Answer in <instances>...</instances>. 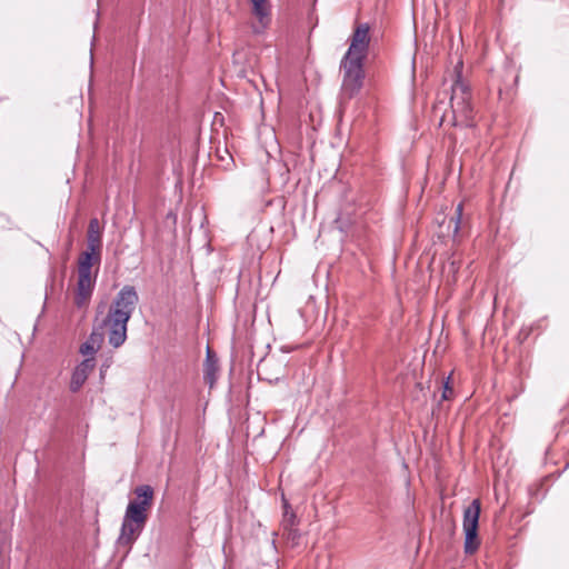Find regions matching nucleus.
Returning a JSON list of instances; mask_svg holds the SVG:
<instances>
[{
    "label": "nucleus",
    "instance_id": "f257e3e1",
    "mask_svg": "<svg viewBox=\"0 0 569 569\" xmlns=\"http://www.w3.org/2000/svg\"><path fill=\"white\" fill-rule=\"evenodd\" d=\"M139 302V296L133 286H124L109 307L100 328L106 329L108 341L113 348L121 347L127 340V326Z\"/></svg>",
    "mask_w": 569,
    "mask_h": 569
},
{
    "label": "nucleus",
    "instance_id": "f03ea898",
    "mask_svg": "<svg viewBox=\"0 0 569 569\" xmlns=\"http://www.w3.org/2000/svg\"><path fill=\"white\" fill-rule=\"evenodd\" d=\"M136 499L131 500L122 519L118 545L131 546L142 532L147 520L148 511L152 507L154 491L149 485H141L134 488Z\"/></svg>",
    "mask_w": 569,
    "mask_h": 569
},
{
    "label": "nucleus",
    "instance_id": "7ed1b4c3",
    "mask_svg": "<svg viewBox=\"0 0 569 569\" xmlns=\"http://www.w3.org/2000/svg\"><path fill=\"white\" fill-rule=\"evenodd\" d=\"M455 80L451 86L450 110L441 117V123H449L456 128H473L475 110L472 91L468 81L462 78V61L455 67Z\"/></svg>",
    "mask_w": 569,
    "mask_h": 569
},
{
    "label": "nucleus",
    "instance_id": "20e7f679",
    "mask_svg": "<svg viewBox=\"0 0 569 569\" xmlns=\"http://www.w3.org/2000/svg\"><path fill=\"white\" fill-rule=\"evenodd\" d=\"M101 262V250L88 249L80 253L78 258V283L74 296V303L78 308L86 307L92 296L96 284V273L92 268L99 267Z\"/></svg>",
    "mask_w": 569,
    "mask_h": 569
},
{
    "label": "nucleus",
    "instance_id": "39448f33",
    "mask_svg": "<svg viewBox=\"0 0 569 569\" xmlns=\"http://www.w3.org/2000/svg\"><path fill=\"white\" fill-rule=\"evenodd\" d=\"M343 79L341 86V99L350 100L356 97L363 84L365 70L363 62L341 60Z\"/></svg>",
    "mask_w": 569,
    "mask_h": 569
},
{
    "label": "nucleus",
    "instance_id": "423d86ee",
    "mask_svg": "<svg viewBox=\"0 0 569 569\" xmlns=\"http://www.w3.org/2000/svg\"><path fill=\"white\" fill-rule=\"evenodd\" d=\"M480 510V501L475 499L463 511L465 552L469 555L476 552L480 546L478 538Z\"/></svg>",
    "mask_w": 569,
    "mask_h": 569
},
{
    "label": "nucleus",
    "instance_id": "0eeeda50",
    "mask_svg": "<svg viewBox=\"0 0 569 569\" xmlns=\"http://www.w3.org/2000/svg\"><path fill=\"white\" fill-rule=\"evenodd\" d=\"M370 27L368 23H359L350 37V44L343 56V60L365 62L370 44Z\"/></svg>",
    "mask_w": 569,
    "mask_h": 569
},
{
    "label": "nucleus",
    "instance_id": "6e6552de",
    "mask_svg": "<svg viewBox=\"0 0 569 569\" xmlns=\"http://www.w3.org/2000/svg\"><path fill=\"white\" fill-rule=\"evenodd\" d=\"M251 12L257 18V23L252 26L254 33L263 32L271 21V7L269 0H249Z\"/></svg>",
    "mask_w": 569,
    "mask_h": 569
},
{
    "label": "nucleus",
    "instance_id": "1a4fd4ad",
    "mask_svg": "<svg viewBox=\"0 0 569 569\" xmlns=\"http://www.w3.org/2000/svg\"><path fill=\"white\" fill-rule=\"evenodd\" d=\"M94 367V358H86L74 368L69 385L71 392H78L82 388Z\"/></svg>",
    "mask_w": 569,
    "mask_h": 569
},
{
    "label": "nucleus",
    "instance_id": "9d476101",
    "mask_svg": "<svg viewBox=\"0 0 569 569\" xmlns=\"http://www.w3.org/2000/svg\"><path fill=\"white\" fill-rule=\"evenodd\" d=\"M463 207L462 203H459L456 208V212L453 216L447 218L443 217L442 220L439 222V236L440 237H451L456 238L459 229H460V222L462 217Z\"/></svg>",
    "mask_w": 569,
    "mask_h": 569
},
{
    "label": "nucleus",
    "instance_id": "9b49d317",
    "mask_svg": "<svg viewBox=\"0 0 569 569\" xmlns=\"http://www.w3.org/2000/svg\"><path fill=\"white\" fill-rule=\"evenodd\" d=\"M283 517H282V528L284 531H287V537L289 539L295 540L297 537H299L297 525L298 519L295 511L291 509L289 502L283 498Z\"/></svg>",
    "mask_w": 569,
    "mask_h": 569
},
{
    "label": "nucleus",
    "instance_id": "f8f14e48",
    "mask_svg": "<svg viewBox=\"0 0 569 569\" xmlns=\"http://www.w3.org/2000/svg\"><path fill=\"white\" fill-rule=\"evenodd\" d=\"M218 370V358L216 353L208 348L203 365V379L210 388H212L217 381Z\"/></svg>",
    "mask_w": 569,
    "mask_h": 569
},
{
    "label": "nucleus",
    "instance_id": "ddd939ff",
    "mask_svg": "<svg viewBox=\"0 0 569 569\" xmlns=\"http://www.w3.org/2000/svg\"><path fill=\"white\" fill-rule=\"evenodd\" d=\"M87 248L102 250V228L100 227L99 220L92 218L89 221L87 231Z\"/></svg>",
    "mask_w": 569,
    "mask_h": 569
},
{
    "label": "nucleus",
    "instance_id": "4468645a",
    "mask_svg": "<svg viewBox=\"0 0 569 569\" xmlns=\"http://www.w3.org/2000/svg\"><path fill=\"white\" fill-rule=\"evenodd\" d=\"M103 339L104 336L102 332L93 330L89 338L80 346V353L89 356L88 358H94V355L100 349Z\"/></svg>",
    "mask_w": 569,
    "mask_h": 569
},
{
    "label": "nucleus",
    "instance_id": "2eb2a0df",
    "mask_svg": "<svg viewBox=\"0 0 569 569\" xmlns=\"http://www.w3.org/2000/svg\"><path fill=\"white\" fill-rule=\"evenodd\" d=\"M459 270V264L456 260H449L445 266H443V273L447 274V281L450 282V281H455L456 280V273L458 272Z\"/></svg>",
    "mask_w": 569,
    "mask_h": 569
},
{
    "label": "nucleus",
    "instance_id": "dca6fc26",
    "mask_svg": "<svg viewBox=\"0 0 569 569\" xmlns=\"http://www.w3.org/2000/svg\"><path fill=\"white\" fill-rule=\"evenodd\" d=\"M452 393H453V390L448 386V382H446L445 390L442 392V399H449Z\"/></svg>",
    "mask_w": 569,
    "mask_h": 569
}]
</instances>
